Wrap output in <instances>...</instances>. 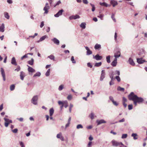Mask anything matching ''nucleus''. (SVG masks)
I'll list each match as a JSON object with an SVG mask.
<instances>
[{"instance_id": "obj_40", "label": "nucleus", "mask_w": 147, "mask_h": 147, "mask_svg": "<svg viewBox=\"0 0 147 147\" xmlns=\"http://www.w3.org/2000/svg\"><path fill=\"white\" fill-rule=\"evenodd\" d=\"M58 104L59 105H64V101H62L60 100H59L58 102Z\"/></svg>"}, {"instance_id": "obj_54", "label": "nucleus", "mask_w": 147, "mask_h": 147, "mask_svg": "<svg viewBox=\"0 0 147 147\" xmlns=\"http://www.w3.org/2000/svg\"><path fill=\"white\" fill-rule=\"evenodd\" d=\"M128 109L129 110H131L133 108V106L132 105H129L128 106Z\"/></svg>"}, {"instance_id": "obj_61", "label": "nucleus", "mask_w": 147, "mask_h": 147, "mask_svg": "<svg viewBox=\"0 0 147 147\" xmlns=\"http://www.w3.org/2000/svg\"><path fill=\"white\" fill-rule=\"evenodd\" d=\"M112 102L114 105L116 106H117L118 105V104L116 101H115L114 100Z\"/></svg>"}, {"instance_id": "obj_48", "label": "nucleus", "mask_w": 147, "mask_h": 147, "mask_svg": "<svg viewBox=\"0 0 147 147\" xmlns=\"http://www.w3.org/2000/svg\"><path fill=\"white\" fill-rule=\"evenodd\" d=\"M113 75L114 74L113 73H112V74H111L110 76V77L111 80V81H112L114 80Z\"/></svg>"}, {"instance_id": "obj_23", "label": "nucleus", "mask_w": 147, "mask_h": 147, "mask_svg": "<svg viewBox=\"0 0 147 147\" xmlns=\"http://www.w3.org/2000/svg\"><path fill=\"white\" fill-rule=\"evenodd\" d=\"M94 47L96 50H99L101 48V45L98 44H96Z\"/></svg>"}, {"instance_id": "obj_17", "label": "nucleus", "mask_w": 147, "mask_h": 147, "mask_svg": "<svg viewBox=\"0 0 147 147\" xmlns=\"http://www.w3.org/2000/svg\"><path fill=\"white\" fill-rule=\"evenodd\" d=\"M128 62L129 64L132 66H134L135 65V63L133 60L131 58H129Z\"/></svg>"}, {"instance_id": "obj_13", "label": "nucleus", "mask_w": 147, "mask_h": 147, "mask_svg": "<svg viewBox=\"0 0 147 147\" xmlns=\"http://www.w3.org/2000/svg\"><path fill=\"white\" fill-rule=\"evenodd\" d=\"M121 55V53L119 51H117L116 53H115L114 56L115 58L117 59Z\"/></svg>"}, {"instance_id": "obj_26", "label": "nucleus", "mask_w": 147, "mask_h": 147, "mask_svg": "<svg viewBox=\"0 0 147 147\" xmlns=\"http://www.w3.org/2000/svg\"><path fill=\"white\" fill-rule=\"evenodd\" d=\"M86 23L85 22H82L80 25V27L83 29H85L86 28Z\"/></svg>"}, {"instance_id": "obj_3", "label": "nucleus", "mask_w": 147, "mask_h": 147, "mask_svg": "<svg viewBox=\"0 0 147 147\" xmlns=\"http://www.w3.org/2000/svg\"><path fill=\"white\" fill-rule=\"evenodd\" d=\"M4 119L5 121L4 123L5 126V127H7L8 126L9 124L10 123H12V121L11 120H10L6 118H4Z\"/></svg>"}, {"instance_id": "obj_45", "label": "nucleus", "mask_w": 147, "mask_h": 147, "mask_svg": "<svg viewBox=\"0 0 147 147\" xmlns=\"http://www.w3.org/2000/svg\"><path fill=\"white\" fill-rule=\"evenodd\" d=\"M73 107V104H70L69 107V111L70 113L71 112V108H72Z\"/></svg>"}, {"instance_id": "obj_44", "label": "nucleus", "mask_w": 147, "mask_h": 147, "mask_svg": "<svg viewBox=\"0 0 147 147\" xmlns=\"http://www.w3.org/2000/svg\"><path fill=\"white\" fill-rule=\"evenodd\" d=\"M76 128L77 129H82L83 128V127L82 125L79 124L77 125Z\"/></svg>"}, {"instance_id": "obj_49", "label": "nucleus", "mask_w": 147, "mask_h": 147, "mask_svg": "<svg viewBox=\"0 0 147 147\" xmlns=\"http://www.w3.org/2000/svg\"><path fill=\"white\" fill-rule=\"evenodd\" d=\"M127 136V134H123L122 135L121 138L122 139L126 138Z\"/></svg>"}, {"instance_id": "obj_11", "label": "nucleus", "mask_w": 147, "mask_h": 147, "mask_svg": "<svg viewBox=\"0 0 147 147\" xmlns=\"http://www.w3.org/2000/svg\"><path fill=\"white\" fill-rule=\"evenodd\" d=\"M1 71L2 76L3 77V80L4 81H5V73L2 67L1 68Z\"/></svg>"}, {"instance_id": "obj_2", "label": "nucleus", "mask_w": 147, "mask_h": 147, "mask_svg": "<svg viewBox=\"0 0 147 147\" xmlns=\"http://www.w3.org/2000/svg\"><path fill=\"white\" fill-rule=\"evenodd\" d=\"M38 99V96L37 95L34 96L32 98L31 101V102L34 105H37V100Z\"/></svg>"}, {"instance_id": "obj_63", "label": "nucleus", "mask_w": 147, "mask_h": 147, "mask_svg": "<svg viewBox=\"0 0 147 147\" xmlns=\"http://www.w3.org/2000/svg\"><path fill=\"white\" fill-rule=\"evenodd\" d=\"M20 144L21 146V147H25L23 143L22 142H20Z\"/></svg>"}, {"instance_id": "obj_22", "label": "nucleus", "mask_w": 147, "mask_h": 147, "mask_svg": "<svg viewBox=\"0 0 147 147\" xmlns=\"http://www.w3.org/2000/svg\"><path fill=\"white\" fill-rule=\"evenodd\" d=\"M11 63L13 65H17V63H16L15 58L14 57H13L11 60Z\"/></svg>"}, {"instance_id": "obj_29", "label": "nucleus", "mask_w": 147, "mask_h": 147, "mask_svg": "<svg viewBox=\"0 0 147 147\" xmlns=\"http://www.w3.org/2000/svg\"><path fill=\"white\" fill-rule=\"evenodd\" d=\"M34 59L33 58H32L31 60H30L28 61V63L31 65H33L34 64Z\"/></svg>"}, {"instance_id": "obj_5", "label": "nucleus", "mask_w": 147, "mask_h": 147, "mask_svg": "<svg viewBox=\"0 0 147 147\" xmlns=\"http://www.w3.org/2000/svg\"><path fill=\"white\" fill-rule=\"evenodd\" d=\"M113 145L114 146H117L120 145V144L121 145H124V144L122 142H119L113 140L112 141Z\"/></svg>"}, {"instance_id": "obj_8", "label": "nucleus", "mask_w": 147, "mask_h": 147, "mask_svg": "<svg viewBox=\"0 0 147 147\" xmlns=\"http://www.w3.org/2000/svg\"><path fill=\"white\" fill-rule=\"evenodd\" d=\"M57 138L60 139L61 140L63 141L64 140L63 137L62 136V133L60 132L59 134H57Z\"/></svg>"}, {"instance_id": "obj_24", "label": "nucleus", "mask_w": 147, "mask_h": 147, "mask_svg": "<svg viewBox=\"0 0 147 147\" xmlns=\"http://www.w3.org/2000/svg\"><path fill=\"white\" fill-rule=\"evenodd\" d=\"M47 36L46 35L43 36L40 38V40L38 41V42H39L42 41L44 40L46 38H47Z\"/></svg>"}, {"instance_id": "obj_9", "label": "nucleus", "mask_w": 147, "mask_h": 147, "mask_svg": "<svg viewBox=\"0 0 147 147\" xmlns=\"http://www.w3.org/2000/svg\"><path fill=\"white\" fill-rule=\"evenodd\" d=\"M105 71L104 70H102L101 71V74L100 78V80L101 81L103 80L104 78H105Z\"/></svg>"}, {"instance_id": "obj_1", "label": "nucleus", "mask_w": 147, "mask_h": 147, "mask_svg": "<svg viewBox=\"0 0 147 147\" xmlns=\"http://www.w3.org/2000/svg\"><path fill=\"white\" fill-rule=\"evenodd\" d=\"M128 98L130 100L134 101L135 106H136L137 103H140L143 101V99L141 97H138L135 95L133 92H131L128 95Z\"/></svg>"}, {"instance_id": "obj_6", "label": "nucleus", "mask_w": 147, "mask_h": 147, "mask_svg": "<svg viewBox=\"0 0 147 147\" xmlns=\"http://www.w3.org/2000/svg\"><path fill=\"white\" fill-rule=\"evenodd\" d=\"M93 58L94 59H95L97 60H101L102 58V56H100L98 54H97L95 56L93 55Z\"/></svg>"}, {"instance_id": "obj_25", "label": "nucleus", "mask_w": 147, "mask_h": 147, "mask_svg": "<svg viewBox=\"0 0 147 147\" xmlns=\"http://www.w3.org/2000/svg\"><path fill=\"white\" fill-rule=\"evenodd\" d=\"M100 4L102 6H105L106 7H108L110 6V5H109L108 4L105 2L100 3Z\"/></svg>"}, {"instance_id": "obj_4", "label": "nucleus", "mask_w": 147, "mask_h": 147, "mask_svg": "<svg viewBox=\"0 0 147 147\" xmlns=\"http://www.w3.org/2000/svg\"><path fill=\"white\" fill-rule=\"evenodd\" d=\"M50 9V7L49 4L46 3L45 7H44L43 10L45 11L44 13L47 14L48 12V10Z\"/></svg>"}, {"instance_id": "obj_15", "label": "nucleus", "mask_w": 147, "mask_h": 147, "mask_svg": "<svg viewBox=\"0 0 147 147\" xmlns=\"http://www.w3.org/2000/svg\"><path fill=\"white\" fill-rule=\"evenodd\" d=\"M110 3L113 6V7H115L116 5H117L118 3L117 2L114 0H111L110 1Z\"/></svg>"}, {"instance_id": "obj_30", "label": "nucleus", "mask_w": 147, "mask_h": 147, "mask_svg": "<svg viewBox=\"0 0 147 147\" xmlns=\"http://www.w3.org/2000/svg\"><path fill=\"white\" fill-rule=\"evenodd\" d=\"M64 107L65 108H67L68 106L67 101L66 100L64 101Z\"/></svg>"}, {"instance_id": "obj_33", "label": "nucleus", "mask_w": 147, "mask_h": 147, "mask_svg": "<svg viewBox=\"0 0 147 147\" xmlns=\"http://www.w3.org/2000/svg\"><path fill=\"white\" fill-rule=\"evenodd\" d=\"M40 73L39 72H37L34 75L33 77H34L36 76L39 77L40 76Z\"/></svg>"}, {"instance_id": "obj_7", "label": "nucleus", "mask_w": 147, "mask_h": 147, "mask_svg": "<svg viewBox=\"0 0 147 147\" xmlns=\"http://www.w3.org/2000/svg\"><path fill=\"white\" fill-rule=\"evenodd\" d=\"M64 11V10L63 9H61L58 12L55 14L54 15V16L55 17H58L60 16L62 14V13Z\"/></svg>"}, {"instance_id": "obj_50", "label": "nucleus", "mask_w": 147, "mask_h": 147, "mask_svg": "<svg viewBox=\"0 0 147 147\" xmlns=\"http://www.w3.org/2000/svg\"><path fill=\"white\" fill-rule=\"evenodd\" d=\"M90 117L91 119H94V114L92 113H91L90 115Z\"/></svg>"}, {"instance_id": "obj_42", "label": "nucleus", "mask_w": 147, "mask_h": 147, "mask_svg": "<svg viewBox=\"0 0 147 147\" xmlns=\"http://www.w3.org/2000/svg\"><path fill=\"white\" fill-rule=\"evenodd\" d=\"M15 86L14 84L11 85L10 86V90L11 91L15 89Z\"/></svg>"}, {"instance_id": "obj_56", "label": "nucleus", "mask_w": 147, "mask_h": 147, "mask_svg": "<svg viewBox=\"0 0 147 147\" xmlns=\"http://www.w3.org/2000/svg\"><path fill=\"white\" fill-rule=\"evenodd\" d=\"M114 39L115 41H116L117 40V33L116 32L115 33Z\"/></svg>"}, {"instance_id": "obj_39", "label": "nucleus", "mask_w": 147, "mask_h": 147, "mask_svg": "<svg viewBox=\"0 0 147 147\" xmlns=\"http://www.w3.org/2000/svg\"><path fill=\"white\" fill-rule=\"evenodd\" d=\"M90 4L92 6V11H95V8L94 6V5L93 4H92L91 3H90Z\"/></svg>"}, {"instance_id": "obj_20", "label": "nucleus", "mask_w": 147, "mask_h": 147, "mask_svg": "<svg viewBox=\"0 0 147 147\" xmlns=\"http://www.w3.org/2000/svg\"><path fill=\"white\" fill-rule=\"evenodd\" d=\"M117 63V59L115 58L113 61L111 63V65L113 67L116 66Z\"/></svg>"}, {"instance_id": "obj_16", "label": "nucleus", "mask_w": 147, "mask_h": 147, "mask_svg": "<svg viewBox=\"0 0 147 147\" xmlns=\"http://www.w3.org/2000/svg\"><path fill=\"white\" fill-rule=\"evenodd\" d=\"M97 123V125H98L102 123H106V121L103 119H101L100 120H97L96 121Z\"/></svg>"}, {"instance_id": "obj_59", "label": "nucleus", "mask_w": 147, "mask_h": 147, "mask_svg": "<svg viewBox=\"0 0 147 147\" xmlns=\"http://www.w3.org/2000/svg\"><path fill=\"white\" fill-rule=\"evenodd\" d=\"M61 3V1L60 0H59V1H58L57 2V3L56 4V5L54 6V7H55L56 6H57V5H59Z\"/></svg>"}, {"instance_id": "obj_60", "label": "nucleus", "mask_w": 147, "mask_h": 147, "mask_svg": "<svg viewBox=\"0 0 147 147\" xmlns=\"http://www.w3.org/2000/svg\"><path fill=\"white\" fill-rule=\"evenodd\" d=\"M18 130L17 129H15L12 130V131L14 133H16L18 131Z\"/></svg>"}, {"instance_id": "obj_53", "label": "nucleus", "mask_w": 147, "mask_h": 147, "mask_svg": "<svg viewBox=\"0 0 147 147\" xmlns=\"http://www.w3.org/2000/svg\"><path fill=\"white\" fill-rule=\"evenodd\" d=\"M115 78L117 79L118 82H119L120 81L121 79L120 78L119 76H116Z\"/></svg>"}, {"instance_id": "obj_43", "label": "nucleus", "mask_w": 147, "mask_h": 147, "mask_svg": "<svg viewBox=\"0 0 147 147\" xmlns=\"http://www.w3.org/2000/svg\"><path fill=\"white\" fill-rule=\"evenodd\" d=\"M72 98V96L71 94H69L67 98L69 100H71Z\"/></svg>"}, {"instance_id": "obj_47", "label": "nucleus", "mask_w": 147, "mask_h": 147, "mask_svg": "<svg viewBox=\"0 0 147 147\" xmlns=\"http://www.w3.org/2000/svg\"><path fill=\"white\" fill-rule=\"evenodd\" d=\"M63 88V85H60L58 88V90L59 91L61 90Z\"/></svg>"}, {"instance_id": "obj_31", "label": "nucleus", "mask_w": 147, "mask_h": 147, "mask_svg": "<svg viewBox=\"0 0 147 147\" xmlns=\"http://www.w3.org/2000/svg\"><path fill=\"white\" fill-rule=\"evenodd\" d=\"M102 64V62H100L99 63H95L94 66L96 67H98L101 65Z\"/></svg>"}, {"instance_id": "obj_34", "label": "nucleus", "mask_w": 147, "mask_h": 147, "mask_svg": "<svg viewBox=\"0 0 147 147\" xmlns=\"http://www.w3.org/2000/svg\"><path fill=\"white\" fill-rule=\"evenodd\" d=\"M110 55H109L106 57L107 61L108 63H109L110 62Z\"/></svg>"}, {"instance_id": "obj_36", "label": "nucleus", "mask_w": 147, "mask_h": 147, "mask_svg": "<svg viewBox=\"0 0 147 147\" xmlns=\"http://www.w3.org/2000/svg\"><path fill=\"white\" fill-rule=\"evenodd\" d=\"M71 60L73 63H76V61L75 60V59H74V57L73 56H71Z\"/></svg>"}, {"instance_id": "obj_52", "label": "nucleus", "mask_w": 147, "mask_h": 147, "mask_svg": "<svg viewBox=\"0 0 147 147\" xmlns=\"http://www.w3.org/2000/svg\"><path fill=\"white\" fill-rule=\"evenodd\" d=\"M20 70V67L19 66H18L17 67L16 69H15V71H19Z\"/></svg>"}, {"instance_id": "obj_38", "label": "nucleus", "mask_w": 147, "mask_h": 147, "mask_svg": "<svg viewBox=\"0 0 147 147\" xmlns=\"http://www.w3.org/2000/svg\"><path fill=\"white\" fill-rule=\"evenodd\" d=\"M48 57L50 58L51 60H54L55 59L54 56L52 55L48 56Z\"/></svg>"}, {"instance_id": "obj_21", "label": "nucleus", "mask_w": 147, "mask_h": 147, "mask_svg": "<svg viewBox=\"0 0 147 147\" xmlns=\"http://www.w3.org/2000/svg\"><path fill=\"white\" fill-rule=\"evenodd\" d=\"M20 74V79L22 80H23L25 76V73L23 71H21Z\"/></svg>"}, {"instance_id": "obj_19", "label": "nucleus", "mask_w": 147, "mask_h": 147, "mask_svg": "<svg viewBox=\"0 0 147 147\" xmlns=\"http://www.w3.org/2000/svg\"><path fill=\"white\" fill-rule=\"evenodd\" d=\"M27 66L28 67V70L29 72L32 73L35 71V70L34 69L29 66L28 65H27Z\"/></svg>"}, {"instance_id": "obj_57", "label": "nucleus", "mask_w": 147, "mask_h": 147, "mask_svg": "<svg viewBox=\"0 0 147 147\" xmlns=\"http://www.w3.org/2000/svg\"><path fill=\"white\" fill-rule=\"evenodd\" d=\"M87 66L88 67H90V68H92V66L90 63H87Z\"/></svg>"}, {"instance_id": "obj_12", "label": "nucleus", "mask_w": 147, "mask_h": 147, "mask_svg": "<svg viewBox=\"0 0 147 147\" xmlns=\"http://www.w3.org/2000/svg\"><path fill=\"white\" fill-rule=\"evenodd\" d=\"M85 48L87 50L86 55H89L91 54L92 53V52L90 50L89 48L87 47H85Z\"/></svg>"}, {"instance_id": "obj_41", "label": "nucleus", "mask_w": 147, "mask_h": 147, "mask_svg": "<svg viewBox=\"0 0 147 147\" xmlns=\"http://www.w3.org/2000/svg\"><path fill=\"white\" fill-rule=\"evenodd\" d=\"M117 90L119 91H123L124 90V89L123 88H121L120 86H119L117 88Z\"/></svg>"}, {"instance_id": "obj_55", "label": "nucleus", "mask_w": 147, "mask_h": 147, "mask_svg": "<svg viewBox=\"0 0 147 147\" xmlns=\"http://www.w3.org/2000/svg\"><path fill=\"white\" fill-rule=\"evenodd\" d=\"M115 74H117L118 76L120 74V72L119 71L116 70L115 71Z\"/></svg>"}, {"instance_id": "obj_18", "label": "nucleus", "mask_w": 147, "mask_h": 147, "mask_svg": "<svg viewBox=\"0 0 147 147\" xmlns=\"http://www.w3.org/2000/svg\"><path fill=\"white\" fill-rule=\"evenodd\" d=\"M5 30V25L2 23L1 26H0V31L1 32H3Z\"/></svg>"}, {"instance_id": "obj_32", "label": "nucleus", "mask_w": 147, "mask_h": 147, "mask_svg": "<svg viewBox=\"0 0 147 147\" xmlns=\"http://www.w3.org/2000/svg\"><path fill=\"white\" fill-rule=\"evenodd\" d=\"M5 17L7 19H9V16L8 13L5 12L4 13Z\"/></svg>"}, {"instance_id": "obj_37", "label": "nucleus", "mask_w": 147, "mask_h": 147, "mask_svg": "<svg viewBox=\"0 0 147 147\" xmlns=\"http://www.w3.org/2000/svg\"><path fill=\"white\" fill-rule=\"evenodd\" d=\"M111 18L114 22H116V20L115 18V14L113 13H112Z\"/></svg>"}, {"instance_id": "obj_14", "label": "nucleus", "mask_w": 147, "mask_h": 147, "mask_svg": "<svg viewBox=\"0 0 147 147\" xmlns=\"http://www.w3.org/2000/svg\"><path fill=\"white\" fill-rule=\"evenodd\" d=\"M51 40L53 41L55 44L57 45H59V40L55 38L52 39Z\"/></svg>"}, {"instance_id": "obj_51", "label": "nucleus", "mask_w": 147, "mask_h": 147, "mask_svg": "<svg viewBox=\"0 0 147 147\" xmlns=\"http://www.w3.org/2000/svg\"><path fill=\"white\" fill-rule=\"evenodd\" d=\"M28 57L27 54H26L21 57V60H22L24 58H27Z\"/></svg>"}, {"instance_id": "obj_28", "label": "nucleus", "mask_w": 147, "mask_h": 147, "mask_svg": "<svg viewBox=\"0 0 147 147\" xmlns=\"http://www.w3.org/2000/svg\"><path fill=\"white\" fill-rule=\"evenodd\" d=\"M137 134L136 133H133L131 135V136L133 137L134 140H136L138 139V138L137 137Z\"/></svg>"}, {"instance_id": "obj_10", "label": "nucleus", "mask_w": 147, "mask_h": 147, "mask_svg": "<svg viewBox=\"0 0 147 147\" xmlns=\"http://www.w3.org/2000/svg\"><path fill=\"white\" fill-rule=\"evenodd\" d=\"M137 62L140 64H141L143 63L144 62H146L145 60L143 59L142 58H137Z\"/></svg>"}, {"instance_id": "obj_27", "label": "nucleus", "mask_w": 147, "mask_h": 147, "mask_svg": "<svg viewBox=\"0 0 147 147\" xmlns=\"http://www.w3.org/2000/svg\"><path fill=\"white\" fill-rule=\"evenodd\" d=\"M54 112V110L53 108H51L49 110V113L50 116H52Z\"/></svg>"}, {"instance_id": "obj_62", "label": "nucleus", "mask_w": 147, "mask_h": 147, "mask_svg": "<svg viewBox=\"0 0 147 147\" xmlns=\"http://www.w3.org/2000/svg\"><path fill=\"white\" fill-rule=\"evenodd\" d=\"M109 98L110 100L112 102H113L114 101V99L113 97L112 96H110L109 97Z\"/></svg>"}, {"instance_id": "obj_58", "label": "nucleus", "mask_w": 147, "mask_h": 147, "mask_svg": "<svg viewBox=\"0 0 147 147\" xmlns=\"http://www.w3.org/2000/svg\"><path fill=\"white\" fill-rule=\"evenodd\" d=\"M127 101L126 98L125 97L123 98V102H125Z\"/></svg>"}, {"instance_id": "obj_46", "label": "nucleus", "mask_w": 147, "mask_h": 147, "mask_svg": "<svg viewBox=\"0 0 147 147\" xmlns=\"http://www.w3.org/2000/svg\"><path fill=\"white\" fill-rule=\"evenodd\" d=\"M74 20H76L77 19H79L80 18V16L78 15H74Z\"/></svg>"}, {"instance_id": "obj_35", "label": "nucleus", "mask_w": 147, "mask_h": 147, "mask_svg": "<svg viewBox=\"0 0 147 147\" xmlns=\"http://www.w3.org/2000/svg\"><path fill=\"white\" fill-rule=\"evenodd\" d=\"M51 69H49L47 72L45 73V75L46 76H48L50 75V71Z\"/></svg>"}, {"instance_id": "obj_64", "label": "nucleus", "mask_w": 147, "mask_h": 147, "mask_svg": "<svg viewBox=\"0 0 147 147\" xmlns=\"http://www.w3.org/2000/svg\"><path fill=\"white\" fill-rule=\"evenodd\" d=\"M92 144V142H89L87 147H91Z\"/></svg>"}]
</instances>
